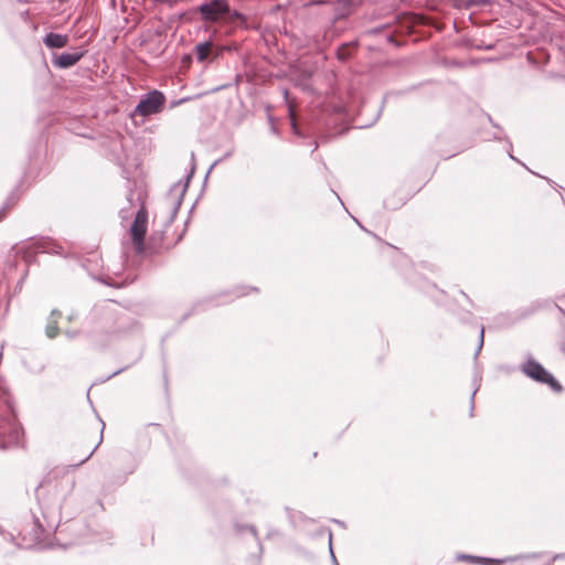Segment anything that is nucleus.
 Instances as JSON below:
<instances>
[{
    "label": "nucleus",
    "mask_w": 565,
    "mask_h": 565,
    "mask_svg": "<svg viewBox=\"0 0 565 565\" xmlns=\"http://www.w3.org/2000/svg\"><path fill=\"white\" fill-rule=\"evenodd\" d=\"M232 18H234V19H241V18H242V14H241L239 12L235 11V12H233V13H232Z\"/></svg>",
    "instance_id": "nucleus-14"
},
{
    "label": "nucleus",
    "mask_w": 565,
    "mask_h": 565,
    "mask_svg": "<svg viewBox=\"0 0 565 565\" xmlns=\"http://www.w3.org/2000/svg\"><path fill=\"white\" fill-rule=\"evenodd\" d=\"M361 0H343V2L348 3V4H355V3H359Z\"/></svg>",
    "instance_id": "nucleus-13"
},
{
    "label": "nucleus",
    "mask_w": 565,
    "mask_h": 565,
    "mask_svg": "<svg viewBox=\"0 0 565 565\" xmlns=\"http://www.w3.org/2000/svg\"><path fill=\"white\" fill-rule=\"evenodd\" d=\"M563 351H564V353H565V342L563 343Z\"/></svg>",
    "instance_id": "nucleus-17"
},
{
    "label": "nucleus",
    "mask_w": 565,
    "mask_h": 565,
    "mask_svg": "<svg viewBox=\"0 0 565 565\" xmlns=\"http://www.w3.org/2000/svg\"><path fill=\"white\" fill-rule=\"evenodd\" d=\"M212 46H213V44L211 41H206V42L196 44V46H195L196 58L200 62H204L207 58V56L212 50Z\"/></svg>",
    "instance_id": "nucleus-8"
},
{
    "label": "nucleus",
    "mask_w": 565,
    "mask_h": 565,
    "mask_svg": "<svg viewBox=\"0 0 565 565\" xmlns=\"http://www.w3.org/2000/svg\"><path fill=\"white\" fill-rule=\"evenodd\" d=\"M20 252L22 254V259L26 263L30 262V259L32 257V250L30 249V247H28L25 249H21Z\"/></svg>",
    "instance_id": "nucleus-10"
},
{
    "label": "nucleus",
    "mask_w": 565,
    "mask_h": 565,
    "mask_svg": "<svg viewBox=\"0 0 565 565\" xmlns=\"http://www.w3.org/2000/svg\"><path fill=\"white\" fill-rule=\"evenodd\" d=\"M482 342H483V329H481V331H480V344H479V348L482 347Z\"/></svg>",
    "instance_id": "nucleus-15"
},
{
    "label": "nucleus",
    "mask_w": 565,
    "mask_h": 565,
    "mask_svg": "<svg viewBox=\"0 0 565 565\" xmlns=\"http://www.w3.org/2000/svg\"><path fill=\"white\" fill-rule=\"evenodd\" d=\"M56 334V329L55 328H47V335L50 338H54Z\"/></svg>",
    "instance_id": "nucleus-12"
},
{
    "label": "nucleus",
    "mask_w": 565,
    "mask_h": 565,
    "mask_svg": "<svg viewBox=\"0 0 565 565\" xmlns=\"http://www.w3.org/2000/svg\"><path fill=\"white\" fill-rule=\"evenodd\" d=\"M94 450H95V448H93V449L89 451V454L86 456V458H85L83 461L87 460V459L93 455Z\"/></svg>",
    "instance_id": "nucleus-16"
},
{
    "label": "nucleus",
    "mask_w": 565,
    "mask_h": 565,
    "mask_svg": "<svg viewBox=\"0 0 565 565\" xmlns=\"http://www.w3.org/2000/svg\"><path fill=\"white\" fill-rule=\"evenodd\" d=\"M166 100L162 92L157 89L150 90L140 98L134 114L140 117L157 115L163 110Z\"/></svg>",
    "instance_id": "nucleus-1"
},
{
    "label": "nucleus",
    "mask_w": 565,
    "mask_h": 565,
    "mask_svg": "<svg viewBox=\"0 0 565 565\" xmlns=\"http://www.w3.org/2000/svg\"><path fill=\"white\" fill-rule=\"evenodd\" d=\"M148 213L142 206L138 210L130 227V235L137 253L143 252L145 235L147 232Z\"/></svg>",
    "instance_id": "nucleus-4"
},
{
    "label": "nucleus",
    "mask_w": 565,
    "mask_h": 565,
    "mask_svg": "<svg viewBox=\"0 0 565 565\" xmlns=\"http://www.w3.org/2000/svg\"><path fill=\"white\" fill-rule=\"evenodd\" d=\"M68 42V36L58 33H49L43 39V43L50 49L64 47Z\"/></svg>",
    "instance_id": "nucleus-5"
},
{
    "label": "nucleus",
    "mask_w": 565,
    "mask_h": 565,
    "mask_svg": "<svg viewBox=\"0 0 565 565\" xmlns=\"http://www.w3.org/2000/svg\"><path fill=\"white\" fill-rule=\"evenodd\" d=\"M522 371L532 380L550 385L554 391H562V385L539 362L530 360L523 364Z\"/></svg>",
    "instance_id": "nucleus-2"
},
{
    "label": "nucleus",
    "mask_w": 565,
    "mask_h": 565,
    "mask_svg": "<svg viewBox=\"0 0 565 565\" xmlns=\"http://www.w3.org/2000/svg\"><path fill=\"white\" fill-rule=\"evenodd\" d=\"M42 534H43L42 525L39 523L38 520H35L33 522V533H32L31 537L28 539L26 535H23V537H22V542H23L24 546L31 547V546L38 544L41 541Z\"/></svg>",
    "instance_id": "nucleus-7"
},
{
    "label": "nucleus",
    "mask_w": 565,
    "mask_h": 565,
    "mask_svg": "<svg viewBox=\"0 0 565 565\" xmlns=\"http://www.w3.org/2000/svg\"><path fill=\"white\" fill-rule=\"evenodd\" d=\"M289 115H290V119H291L292 129H294L295 132H297V126H296L294 109L291 107H289Z\"/></svg>",
    "instance_id": "nucleus-11"
},
{
    "label": "nucleus",
    "mask_w": 565,
    "mask_h": 565,
    "mask_svg": "<svg viewBox=\"0 0 565 565\" xmlns=\"http://www.w3.org/2000/svg\"><path fill=\"white\" fill-rule=\"evenodd\" d=\"M22 431L15 424L11 426L8 445H20Z\"/></svg>",
    "instance_id": "nucleus-9"
},
{
    "label": "nucleus",
    "mask_w": 565,
    "mask_h": 565,
    "mask_svg": "<svg viewBox=\"0 0 565 565\" xmlns=\"http://www.w3.org/2000/svg\"><path fill=\"white\" fill-rule=\"evenodd\" d=\"M198 11L205 22H217L230 13V4L226 0H211L202 3Z\"/></svg>",
    "instance_id": "nucleus-3"
},
{
    "label": "nucleus",
    "mask_w": 565,
    "mask_h": 565,
    "mask_svg": "<svg viewBox=\"0 0 565 565\" xmlns=\"http://www.w3.org/2000/svg\"><path fill=\"white\" fill-rule=\"evenodd\" d=\"M82 56L83 54L79 52L62 53L60 56H57L55 65L61 68H67L76 64L82 58Z\"/></svg>",
    "instance_id": "nucleus-6"
}]
</instances>
